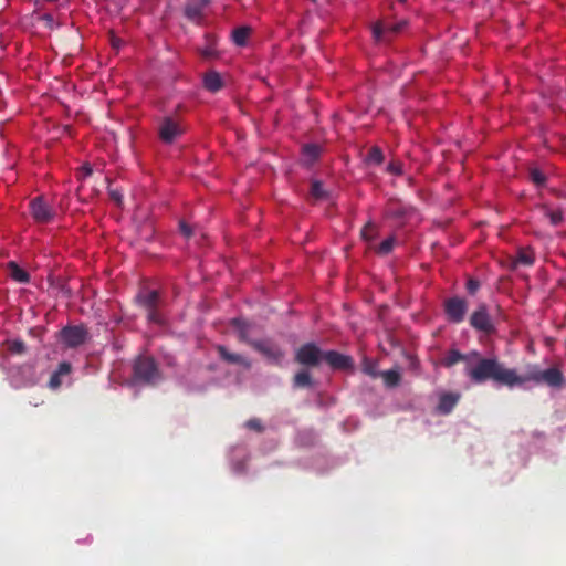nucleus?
Returning a JSON list of instances; mask_svg holds the SVG:
<instances>
[{"instance_id": "obj_9", "label": "nucleus", "mask_w": 566, "mask_h": 566, "mask_svg": "<svg viewBox=\"0 0 566 566\" xmlns=\"http://www.w3.org/2000/svg\"><path fill=\"white\" fill-rule=\"evenodd\" d=\"M407 21L402 20L397 23L377 22L373 28V34L376 41H389L391 36L398 34L406 27Z\"/></svg>"}, {"instance_id": "obj_11", "label": "nucleus", "mask_w": 566, "mask_h": 566, "mask_svg": "<svg viewBox=\"0 0 566 566\" xmlns=\"http://www.w3.org/2000/svg\"><path fill=\"white\" fill-rule=\"evenodd\" d=\"M210 2L211 0H188L184 9L185 17L195 23H200L205 9Z\"/></svg>"}, {"instance_id": "obj_28", "label": "nucleus", "mask_w": 566, "mask_h": 566, "mask_svg": "<svg viewBox=\"0 0 566 566\" xmlns=\"http://www.w3.org/2000/svg\"><path fill=\"white\" fill-rule=\"evenodd\" d=\"M384 161V154L379 147H371L367 154L366 163L380 165Z\"/></svg>"}, {"instance_id": "obj_21", "label": "nucleus", "mask_w": 566, "mask_h": 566, "mask_svg": "<svg viewBox=\"0 0 566 566\" xmlns=\"http://www.w3.org/2000/svg\"><path fill=\"white\" fill-rule=\"evenodd\" d=\"M4 345L12 355H23L27 353V345L22 339H8L4 342Z\"/></svg>"}, {"instance_id": "obj_6", "label": "nucleus", "mask_w": 566, "mask_h": 566, "mask_svg": "<svg viewBox=\"0 0 566 566\" xmlns=\"http://www.w3.org/2000/svg\"><path fill=\"white\" fill-rule=\"evenodd\" d=\"M322 358L323 352L314 343L302 345L295 355V360L307 367L318 366Z\"/></svg>"}, {"instance_id": "obj_24", "label": "nucleus", "mask_w": 566, "mask_h": 566, "mask_svg": "<svg viewBox=\"0 0 566 566\" xmlns=\"http://www.w3.org/2000/svg\"><path fill=\"white\" fill-rule=\"evenodd\" d=\"M10 269H11V276L14 281L19 282V283H29L30 281V275L27 271H24L23 269H21L18 264L15 263H10Z\"/></svg>"}, {"instance_id": "obj_5", "label": "nucleus", "mask_w": 566, "mask_h": 566, "mask_svg": "<svg viewBox=\"0 0 566 566\" xmlns=\"http://www.w3.org/2000/svg\"><path fill=\"white\" fill-rule=\"evenodd\" d=\"M61 339L70 348H76L86 343L88 331L83 325L65 326L61 329Z\"/></svg>"}, {"instance_id": "obj_32", "label": "nucleus", "mask_w": 566, "mask_h": 566, "mask_svg": "<svg viewBox=\"0 0 566 566\" xmlns=\"http://www.w3.org/2000/svg\"><path fill=\"white\" fill-rule=\"evenodd\" d=\"M545 216L549 219L553 226H558L563 222L564 216L560 210H545Z\"/></svg>"}, {"instance_id": "obj_36", "label": "nucleus", "mask_w": 566, "mask_h": 566, "mask_svg": "<svg viewBox=\"0 0 566 566\" xmlns=\"http://www.w3.org/2000/svg\"><path fill=\"white\" fill-rule=\"evenodd\" d=\"M480 287V282L475 279H469L467 282V291L469 294L474 295Z\"/></svg>"}, {"instance_id": "obj_17", "label": "nucleus", "mask_w": 566, "mask_h": 566, "mask_svg": "<svg viewBox=\"0 0 566 566\" xmlns=\"http://www.w3.org/2000/svg\"><path fill=\"white\" fill-rule=\"evenodd\" d=\"M232 326L238 331L239 340L251 346V343H255L256 339H252L249 335V323L241 318L232 319Z\"/></svg>"}, {"instance_id": "obj_26", "label": "nucleus", "mask_w": 566, "mask_h": 566, "mask_svg": "<svg viewBox=\"0 0 566 566\" xmlns=\"http://www.w3.org/2000/svg\"><path fill=\"white\" fill-rule=\"evenodd\" d=\"M293 384L297 388L310 387L312 385V377L308 371L302 370L294 376Z\"/></svg>"}, {"instance_id": "obj_18", "label": "nucleus", "mask_w": 566, "mask_h": 566, "mask_svg": "<svg viewBox=\"0 0 566 566\" xmlns=\"http://www.w3.org/2000/svg\"><path fill=\"white\" fill-rule=\"evenodd\" d=\"M203 85L206 90L216 93L221 90L223 83L219 73L210 71L203 77Z\"/></svg>"}, {"instance_id": "obj_8", "label": "nucleus", "mask_w": 566, "mask_h": 566, "mask_svg": "<svg viewBox=\"0 0 566 566\" xmlns=\"http://www.w3.org/2000/svg\"><path fill=\"white\" fill-rule=\"evenodd\" d=\"M182 133L180 124L169 116L164 117L158 126L159 138L165 144H172Z\"/></svg>"}, {"instance_id": "obj_7", "label": "nucleus", "mask_w": 566, "mask_h": 566, "mask_svg": "<svg viewBox=\"0 0 566 566\" xmlns=\"http://www.w3.org/2000/svg\"><path fill=\"white\" fill-rule=\"evenodd\" d=\"M251 347L262 354L270 363L280 365L285 353L270 339H256Z\"/></svg>"}, {"instance_id": "obj_19", "label": "nucleus", "mask_w": 566, "mask_h": 566, "mask_svg": "<svg viewBox=\"0 0 566 566\" xmlns=\"http://www.w3.org/2000/svg\"><path fill=\"white\" fill-rule=\"evenodd\" d=\"M137 300L145 310H151L158 306L159 293L153 290L147 293L139 294Z\"/></svg>"}, {"instance_id": "obj_33", "label": "nucleus", "mask_w": 566, "mask_h": 566, "mask_svg": "<svg viewBox=\"0 0 566 566\" xmlns=\"http://www.w3.org/2000/svg\"><path fill=\"white\" fill-rule=\"evenodd\" d=\"M147 311V319L155 324H163V318L157 307Z\"/></svg>"}, {"instance_id": "obj_27", "label": "nucleus", "mask_w": 566, "mask_h": 566, "mask_svg": "<svg viewBox=\"0 0 566 566\" xmlns=\"http://www.w3.org/2000/svg\"><path fill=\"white\" fill-rule=\"evenodd\" d=\"M311 196L316 200H325L328 198V193L323 188V184L318 180H314L311 185Z\"/></svg>"}, {"instance_id": "obj_29", "label": "nucleus", "mask_w": 566, "mask_h": 566, "mask_svg": "<svg viewBox=\"0 0 566 566\" xmlns=\"http://www.w3.org/2000/svg\"><path fill=\"white\" fill-rule=\"evenodd\" d=\"M396 243V238L394 235L385 239L377 248H376V252L380 255H387L389 254L392 249H394V245Z\"/></svg>"}, {"instance_id": "obj_22", "label": "nucleus", "mask_w": 566, "mask_h": 566, "mask_svg": "<svg viewBox=\"0 0 566 566\" xmlns=\"http://www.w3.org/2000/svg\"><path fill=\"white\" fill-rule=\"evenodd\" d=\"M250 33L251 29L248 27L237 28L232 32V40L237 45L244 46L247 44Z\"/></svg>"}, {"instance_id": "obj_1", "label": "nucleus", "mask_w": 566, "mask_h": 566, "mask_svg": "<svg viewBox=\"0 0 566 566\" xmlns=\"http://www.w3.org/2000/svg\"><path fill=\"white\" fill-rule=\"evenodd\" d=\"M464 373L474 384L492 380L510 388L522 386L527 381L546 384L552 388H560L564 384V376L556 367L541 370L534 366L525 375H518L515 369L505 367L497 358H484L480 353L479 358H473V361L465 366Z\"/></svg>"}, {"instance_id": "obj_34", "label": "nucleus", "mask_w": 566, "mask_h": 566, "mask_svg": "<svg viewBox=\"0 0 566 566\" xmlns=\"http://www.w3.org/2000/svg\"><path fill=\"white\" fill-rule=\"evenodd\" d=\"M245 427L250 430H254L256 432H262L264 430V427L261 422L260 419H256V418H252V419H249L247 422H245Z\"/></svg>"}, {"instance_id": "obj_40", "label": "nucleus", "mask_w": 566, "mask_h": 566, "mask_svg": "<svg viewBox=\"0 0 566 566\" xmlns=\"http://www.w3.org/2000/svg\"><path fill=\"white\" fill-rule=\"evenodd\" d=\"M179 228H180L181 233H182L186 238L191 237V234H192V230H191V228H190V227H189L185 221H180V222H179Z\"/></svg>"}, {"instance_id": "obj_31", "label": "nucleus", "mask_w": 566, "mask_h": 566, "mask_svg": "<svg viewBox=\"0 0 566 566\" xmlns=\"http://www.w3.org/2000/svg\"><path fill=\"white\" fill-rule=\"evenodd\" d=\"M303 153L311 161H314L318 158L321 148L315 144H308L303 147Z\"/></svg>"}, {"instance_id": "obj_44", "label": "nucleus", "mask_w": 566, "mask_h": 566, "mask_svg": "<svg viewBox=\"0 0 566 566\" xmlns=\"http://www.w3.org/2000/svg\"><path fill=\"white\" fill-rule=\"evenodd\" d=\"M313 2H315L316 0H312Z\"/></svg>"}, {"instance_id": "obj_35", "label": "nucleus", "mask_w": 566, "mask_h": 566, "mask_svg": "<svg viewBox=\"0 0 566 566\" xmlns=\"http://www.w3.org/2000/svg\"><path fill=\"white\" fill-rule=\"evenodd\" d=\"M387 171L400 176L402 175V164L400 161H390L387 166Z\"/></svg>"}, {"instance_id": "obj_30", "label": "nucleus", "mask_w": 566, "mask_h": 566, "mask_svg": "<svg viewBox=\"0 0 566 566\" xmlns=\"http://www.w3.org/2000/svg\"><path fill=\"white\" fill-rule=\"evenodd\" d=\"M530 178L532 182L535 184L537 187H544L546 184V176L538 168L530 169Z\"/></svg>"}, {"instance_id": "obj_10", "label": "nucleus", "mask_w": 566, "mask_h": 566, "mask_svg": "<svg viewBox=\"0 0 566 566\" xmlns=\"http://www.w3.org/2000/svg\"><path fill=\"white\" fill-rule=\"evenodd\" d=\"M470 325L476 331L484 332L486 334L494 331V326L488 313L486 305L481 304L470 316Z\"/></svg>"}, {"instance_id": "obj_15", "label": "nucleus", "mask_w": 566, "mask_h": 566, "mask_svg": "<svg viewBox=\"0 0 566 566\" xmlns=\"http://www.w3.org/2000/svg\"><path fill=\"white\" fill-rule=\"evenodd\" d=\"M410 207L400 200L391 199L388 201L385 216L389 219L401 220L409 213Z\"/></svg>"}, {"instance_id": "obj_2", "label": "nucleus", "mask_w": 566, "mask_h": 566, "mask_svg": "<svg viewBox=\"0 0 566 566\" xmlns=\"http://www.w3.org/2000/svg\"><path fill=\"white\" fill-rule=\"evenodd\" d=\"M133 377L135 382L155 385L160 379V373L151 357L140 356L134 361Z\"/></svg>"}, {"instance_id": "obj_43", "label": "nucleus", "mask_w": 566, "mask_h": 566, "mask_svg": "<svg viewBox=\"0 0 566 566\" xmlns=\"http://www.w3.org/2000/svg\"><path fill=\"white\" fill-rule=\"evenodd\" d=\"M365 370H366L367 374H370V375L375 376V374L371 370H369L367 368Z\"/></svg>"}, {"instance_id": "obj_4", "label": "nucleus", "mask_w": 566, "mask_h": 566, "mask_svg": "<svg viewBox=\"0 0 566 566\" xmlns=\"http://www.w3.org/2000/svg\"><path fill=\"white\" fill-rule=\"evenodd\" d=\"M468 312V302L459 296H453L444 301V313L447 319L453 324H460L464 321Z\"/></svg>"}, {"instance_id": "obj_25", "label": "nucleus", "mask_w": 566, "mask_h": 566, "mask_svg": "<svg viewBox=\"0 0 566 566\" xmlns=\"http://www.w3.org/2000/svg\"><path fill=\"white\" fill-rule=\"evenodd\" d=\"M378 235V229L376 224L371 221H368L360 231V237L363 240L370 242Z\"/></svg>"}, {"instance_id": "obj_42", "label": "nucleus", "mask_w": 566, "mask_h": 566, "mask_svg": "<svg viewBox=\"0 0 566 566\" xmlns=\"http://www.w3.org/2000/svg\"><path fill=\"white\" fill-rule=\"evenodd\" d=\"M81 172L84 177L91 176L93 170L90 165H85L81 168Z\"/></svg>"}, {"instance_id": "obj_38", "label": "nucleus", "mask_w": 566, "mask_h": 566, "mask_svg": "<svg viewBox=\"0 0 566 566\" xmlns=\"http://www.w3.org/2000/svg\"><path fill=\"white\" fill-rule=\"evenodd\" d=\"M109 197L111 199L116 202L118 206L122 205V201H123V195L119 190L117 189H109Z\"/></svg>"}, {"instance_id": "obj_39", "label": "nucleus", "mask_w": 566, "mask_h": 566, "mask_svg": "<svg viewBox=\"0 0 566 566\" xmlns=\"http://www.w3.org/2000/svg\"><path fill=\"white\" fill-rule=\"evenodd\" d=\"M49 386L53 389L61 386V377L55 371L50 377Z\"/></svg>"}, {"instance_id": "obj_12", "label": "nucleus", "mask_w": 566, "mask_h": 566, "mask_svg": "<svg viewBox=\"0 0 566 566\" xmlns=\"http://www.w3.org/2000/svg\"><path fill=\"white\" fill-rule=\"evenodd\" d=\"M473 358H479V352L472 350L468 354H462L458 349H450L446 357L443 358V365L446 367H452L455 364L463 361L467 365H470L473 361Z\"/></svg>"}, {"instance_id": "obj_41", "label": "nucleus", "mask_w": 566, "mask_h": 566, "mask_svg": "<svg viewBox=\"0 0 566 566\" xmlns=\"http://www.w3.org/2000/svg\"><path fill=\"white\" fill-rule=\"evenodd\" d=\"M122 39L116 36L114 33H111V44L114 49L118 50L122 46Z\"/></svg>"}, {"instance_id": "obj_3", "label": "nucleus", "mask_w": 566, "mask_h": 566, "mask_svg": "<svg viewBox=\"0 0 566 566\" xmlns=\"http://www.w3.org/2000/svg\"><path fill=\"white\" fill-rule=\"evenodd\" d=\"M29 211L36 223H50L56 216V210L45 200L43 196H38L29 202Z\"/></svg>"}, {"instance_id": "obj_23", "label": "nucleus", "mask_w": 566, "mask_h": 566, "mask_svg": "<svg viewBox=\"0 0 566 566\" xmlns=\"http://www.w3.org/2000/svg\"><path fill=\"white\" fill-rule=\"evenodd\" d=\"M381 377L387 387H397L401 380L400 373L396 369H389L381 373Z\"/></svg>"}, {"instance_id": "obj_37", "label": "nucleus", "mask_w": 566, "mask_h": 566, "mask_svg": "<svg viewBox=\"0 0 566 566\" xmlns=\"http://www.w3.org/2000/svg\"><path fill=\"white\" fill-rule=\"evenodd\" d=\"M70 371H71V365L67 361L60 363L59 366H57V369L55 370V373L60 377L70 374Z\"/></svg>"}, {"instance_id": "obj_20", "label": "nucleus", "mask_w": 566, "mask_h": 566, "mask_svg": "<svg viewBox=\"0 0 566 566\" xmlns=\"http://www.w3.org/2000/svg\"><path fill=\"white\" fill-rule=\"evenodd\" d=\"M535 261L534 252L530 248H522L517 251L516 258H515V264H522L525 266L533 265Z\"/></svg>"}, {"instance_id": "obj_16", "label": "nucleus", "mask_w": 566, "mask_h": 566, "mask_svg": "<svg viewBox=\"0 0 566 566\" xmlns=\"http://www.w3.org/2000/svg\"><path fill=\"white\" fill-rule=\"evenodd\" d=\"M460 400V395L454 392L442 394L439 398L438 410L443 413H450Z\"/></svg>"}, {"instance_id": "obj_13", "label": "nucleus", "mask_w": 566, "mask_h": 566, "mask_svg": "<svg viewBox=\"0 0 566 566\" xmlns=\"http://www.w3.org/2000/svg\"><path fill=\"white\" fill-rule=\"evenodd\" d=\"M322 359L334 369L344 370L352 367V358L335 350L323 353Z\"/></svg>"}, {"instance_id": "obj_14", "label": "nucleus", "mask_w": 566, "mask_h": 566, "mask_svg": "<svg viewBox=\"0 0 566 566\" xmlns=\"http://www.w3.org/2000/svg\"><path fill=\"white\" fill-rule=\"evenodd\" d=\"M217 352H218L220 358L228 364L240 365V366L244 367L245 369H250L252 366L251 361L247 357H244L240 354L229 352L228 348L223 345H218Z\"/></svg>"}]
</instances>
